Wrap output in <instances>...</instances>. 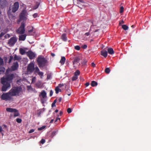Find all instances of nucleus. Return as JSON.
I'll list each match as a JSON object with an SVG mask.
<instances>
[{
	"label": "nucleus",
	"instance_id": "c85d7f7f",
	"mask_svg": "<svg viewBox=\"0 0 151 151\" xmlns=\"http://www.w3.org/2000/svg\"><path fill=\"white\" fill-rule=\"evenodd\" d=\"M40 5V3L38 2H37L36 4L33 6V9H37Z\"/></svg>",
	"mask_w": 151,
	"mask_h": 151
},
{
	"label": "nucleus",
	"instance_id": "2f4dec72",
	"mask_svg": "<svg viewBox=\"0 0 151 151\" xmlns=\"http://www.w3.org/2000/svg\"><path fill=\"white\" fill-rule=\"evenodd\" d=\"M15 112H14V116L15 117L17 116H19V114L18 112V110L17 109V111H15Z\"/></svg>",
	"mask_w": 151,
	"mask_h": 151
},
{
	"label": "nucleus",
	"instance_id": "c756f323",
	"mask_svg": "<svg viewBox=\"0 0 151 151\" xmlns=\"http://www.w3.org/2000/svg\"><path fill=\"white\" fill-rule=\"evenodd\" d=\"M55 93L58 94L59 92H61V90L58 88V87H56L55 88Z\"/></svg>",
	"mask_w": 151,
	"mask_h": 151
},
{
	"label": "nucleus",
	"instance_id": "4468645a",
	"mask_svg": "<svg viewBox=\"0 0 151 151\" xmlns=\"http://www.w3.org/2000/svg\"><path fill=\"white\" fill-rule=\"evenodd\" d=\"M18 67V64L17 62L13 63V65L11 67V68L13 70H16Z\"/></svg>",
	"mask_w": 151,
	"mask_h": 151
},
{
	"label": "nucleus",
	"instance_id": "a19ab883",
	"mask_svg": "<svg viewBox=\"0 0 151 151\" xmlns=\"http://www.w3.org/2000/svg\"><path fill=\"white\" fill-rule=\"evenodd\" d=\"M124 8L123 6H121L120 8V13H122L124 11Z\"/></svg>",
	"mask_w": 151,
	"mask_h": 151
},
{
	"label": "nucleus",
	"instance_id": "774afa93",
	"mask_svg": "<svg viewBox=\"0 0 151 151\" xmlns=\"http://www.w3.org/2000/svg\"><path fill=\"white\" fill-rule=\"evenodd\" d=\"M53 121H54V120H53V119H52V120L50 121V123H52L53 122Z\"/></svg>",
	"mask_w": 151,
	"mask_h": 151
},
{
	"label": "nucleus",
	"instance_id": "9b49d317",
	"mask_svg": "<svg viewBox=\"0 0 151 151\" xmlns=\"http://www.w3.org/2000/svg\"><path fill=\"white\" fill-rule=\"evenodd\" d=\"M8 2L6 0H0V7L4 8L8 5Z\"/></svg>",
	"mask_w": 151,
	"mask_h": 151
},
{
	"label": "nucleus",
	"instance_id": "b1692460",
	"mask_svg": "<svg viewBox=\"0 0 151 151\" xmlns=\"http://www.w3.org/2000/svg\"><path fill=\"white\" fill-rule=\"evenodd\" d=\"M5 69L3 67H0V75L1 74H4V73Z\"/></svg>",
	"mask_w": 151,
	"mask_h": 151
},
{
	"label": "nucleus",
	"instance_id": "69168bd1",
	"mask_svg": "<svg viewBox=\"0 0 151 151\" xmlns=\"http://www.w3.org/2000/svg\"><path fill=\"white\" fill-rule=\"evenodd\" d=\"M63 114V112L62 111H60V116H61Z\"/></svg>",
	"mask_w": 151,
	"mask_h": 151
},
{
	"label": "nucleus",
	"instance_id": "ddd939ff",
	"mask_svg": "<svg viewBox=\"0 0 151 151\" xmlns=\"http://www.w3.org/2000/svg\"><path fill=\"white\" fill-rule=\"evenodd\" d=\"M80 74V72L79 70H77L74 73V76L72 77V80L75 81L78 78V76Z\"/></svg>",
	"mask_w": 151,
	"mask_h": 151
},
{
	"label": "nucleus",
	"instance_id": "f8f14e48",
	"mask_svg": "<svg viewBox=\"0 0 151 151\" xmlns=\"http://www.w3.org/2000/svg\"><path fill=\"white\" fill-rule=\"evenodd\" d=\"M27 56L31 59H32L35 57V54L31 51H29L27 53Z\"/></svg>",
	"mask_w": 151,
	"mask_h": 151
},
{
	"label": "nucleus",
	"instance_id": "72a5a7b5",
	"mask_svg": "<svg viewBox=\"0 0 151 151\" xmlns=\"http://www.w3.org/2000/svg\"><path fill=\"white\" fill-rule=\"evenodd\" d=\"M35 73H38L40 72V70L36 66L35 68Z\"/></svg>",
	"mask_w": 151,
	"mask_h": 151
},
{
	"label": "nucleus",
	"instance_id": "4c0bfd02",
	"mask_svg": "<svg viewBox=\"0 0 151 151\" xmlns=\"http://www.w3.org/2000/svg\"><path fill=\"white\" fill-rule=\"evenodd\" d=\"M38 74V75L41 76V78H42V77L43 76V73L42 72H39Z\"/></svg>",
	"mask_w": 151,
	"mask_h": 151
},
{
	"label": "nucleus",
	"instance_id": "4d7b16f0",
	"mask_svg": "<svg viewBox=\"0 0 151 151\" xmlns=\"http://www.w3.org/2000/svg\"><path fill=\"white\" fill-rule=\"evenodd\" d=\"M78 1L80 2H81L82 3H84V2L83 1V0H78Z\"/></svg>",
	"mask_w": 151,
	"mask_h": 151
},
{
	"label": "nucleus",
	"instance_id": "e2e57ef3",
	"mask_svg": "<svg viewBox=\"0 0 151 151\" xmlns=\"http://www.w3.org/2000/svg\"><path fill=\"white\" fill-rule=\"evenodd\" d=\"M58 119H59V120H60V118H58V117H57V118L56 119V120H55V122H56L58 120Z\"/></svg>",
	"mask_w": 151,
	"mask_h": 151
},
{
	"label": "nucleus",
	"instance_id": "a18cd8bd",
	"mask_svg": "<svg viewBox=\"0 0 151 151\" xmlns=\"http://www.w3.org/2000/svg\"><path fill=\"white\" fill-rule=\"evenodd\" d=\"M64 85L63 84H60L58 85V86L57 87H58V88H61Z\"/></svg>",
	"mask_w": 151,
	"mask_h": 151
},
{
	"label": "nucleus",
	"instance_id": "09e8293b",
	"mask_svg": "<svg viewBox=\"0 0 151 151\" xmlns=\"http://www.w3.org/2000/svg\"><path fill=\"white\" fill-rule=\"evenodd\" d=\"M34 130L33 129H31L29 131V133H32L33 132H34Z\"/></svg>",
	"mask_w": 151,
	"mask_h": 151
},
{
	"label": "nucleus",
	"instance_id": "20e7f679",
	"mask_svg": "<svg viewBox=\"0 0 151 151\" xmlns=\"http://www.w3.org/2000/svg\"><path fill=\"white\" fill-rule=\"evenodd\" d=\"M9 70L7 69L5 73V77L1 78V80L4 81L5 82H9L12 81L14 78V75L13 74H8Z\"/></svg>",
	"mask_w": 151,
	"mask_h": 151
},
{
	"label": "nucleus",
	"instance_id": "6e6d98bb",
	"mask_svg": "<svg viewBox=\"0 0 151 151\" xmlns=\"http://www.w3.org/2000/svg\"><path fill=\"white\" fill-rule=\"evenodd\" d=\"M55 106V104H54V103H52V107H53Z\"/></svg>",
	"mask_w": 151,
	"mask_h": 151
},
{
	"label": "nucleus",
	"instance_id": "f704fd0d",
	"mask_svg": "<svg viewBox=\"0 0 151 151\" xmlns=\"http://www.w3.org/2000/svg\"><path fill=\"white\" fill-rule=\"evenodd\" d=\"M4 62L3 59L0 57V66L4 64Z\"/></svg>",
	"mask_w": 151,
	"mask_h": 151
},
{
	"label": "nucleus",
	"instance_id": "e433bc0d",
	"mask_svg": "<svg viewBox=\"0 0 151 151\" xmlns=\"http://www.w3.org/2000/svg\"><path fill=\"white\" fill-rule=\"evenodd\" d=\"M14 59V58H13V57L12 56H10V58H9V62H8V63H11L12 60H13V59Z\"/></svg>",
	"mask_w": 151,
	"mask_h": 151
},
{
	"label": "nucleus",
	"instance_id": "58836bf2",
	"mask_svg": "<svg viewBox=\"0 0 151 151\" xmlns=\"http://www.w3.org/2000/svg\"><path fill=\"white\" fill-rule=\"evenodd\" d=\"M45 127H46V126H42V127L38 128V130H41L43 129H44V128H45Z\"/></svg>",
	"mask_w": 151,
	"mask_h": 151
},
{
	"label": "nucleus",
	"instance_id": "39448f33",
	"mask_svg": "<svg viewBox=\"0 0 151 151\" xmlns=\"http://www.w3.org/2000/svg\"><path fill=\"white\" fill-rule=\"evenodd\" d=\"M1 98L2 100L6 101H13L14 99L9 91L8 92L3 93Z\"/></svg>",
	"mask_w": 151,
	"mask_h": 151
},
{
	"label": "nucleus",
	"instance_id": "79ce46f5",
	"mask_svg": "<svg viewBox=\"0 0 151 151\" xmlns=\"http://www.w3.org/2000/svg\"><path fill=\"white\" fill-rule=\"evenodd\" d=\"M67 111L68 113H70L72 112V110L70 108H68L67 109Z\"/></svg>",
	"mask_w": 151,
	"mask_h": 151
},
{
	"label": "nucleus",
	"instance_id": "f257e3e1",
	"mask_svg": "<svg viewBox=\"0 0 151 151\" xmlns=\"http://www.w3.org/2000/svg\"><path fill=\"white\" fill-rule=\"evenodd\" d=\"M19 7V4L18 1L15 2L12 5V8L9 7L7 12L8 15L10 19H14L15 18V16L12 14L11 10L13 13H15L18 9Z\"/></svg>",
	"mask_w": 151,
	"mask_h": 151
},
{
	"label": "nucleus",
	"instance_id": "a211bd4d",
	"mask_svg": "<svg viewBox=\"0 0 151 151\" xmlns=\"http://www.w3.org/2000/svg\"><path fill=\"white\" fill-rule=\"evenodd\" d=\"M107 52L111 55H113L114 53V51L113 48H109L107 49Z\"/></svg>",
	"mask_w": 151,
	"mask_h": 151
},
{
	"label": "nucleus",
	"instance_id": "7c9ffc66",
	"mask_svg": "<svg viewBox=\"0 0 151 151\" xmlns=\"http://www.w3.org/2000/svg\"><path fill=\"white\" fill-rule=\"evenodd\" d=\"M122 27L124 30H127L128 29V27L125 24L122 25Z\"/></svg>",
	"mask_w": 151,
	"mask_h": 151
},
{
	"label": "nucleus",
	"instance_id": "0e129e2a",
	"mask_svg": "<svg viewBox=\"0 0 151 151\" xmlns=\"http://www.w3.org/2000/svg\"><path fill=\"white\" fill-rule=\"evenodd\" d=\"M33 31V29H31L29 30L28 32H32Z\"/></svg>",
	"mask_w": 151,
	"mask_h": 151
},
{
	"label": "nucleus",
	"instance_id": "37998d69",
	"mask_svg": "<svg viewBox=\"0 0 151 151\" xmlns=\"http://www.w3.org/2000/svg\"><path fill=\"white\" fill-rule=\"evenodd\" d=\"M40 142L42 144H43L45 142V140L42 139L41 140Z\"/></svg>",
	"mask_w": 151,
	"mask_h": 151
},
{
	"label": "nucleus",
	"instance_id": "423d86ee",
	"mask_svg": "<svg viewBox=\"0 0 151 151\" xmlns=\"http://www.w3.org/2000/svg\"><path fill=\"white\" fill-rule=\"evenodd\" d=\"M25 24L24 22L21 23L20 26L16 30V32L20 34H24V33Z\"/></svg>",
	"mask_w": 151,
	"mask_h": 151
},
{
	"label": "nucleus",
	"instance_id": "bb28decb",
	"mask_svg": "<svg viewBox=\"0 0 151 151\" xmlns=\"http://www.w3.org/2000/svg\"><path fill=\"white\" fill-rule=\"evenodd\" d=\"M58 130H54L53 131L50 136L51 137H53L54 136H55L57 133Z\"/></svg>",
	"mask_w": 151,
	"mask_h": 151
},
{
	"label": "nucleus",
	"instance_id": "9d476101",
	"mask_svg": "<svg viewBox=\"0 0 151 151\" xmlns=\"http://www.w3.org/2000/svg\"><path fill=\"white\" fill-rule=\"evenodd\" d=\"M27 15V12L25 10H23L19 15V19L20 20H25Z\"/></svg>",
	"mask_w": 151,
	"mask_h": 151
},
{
	"label": "nucleus",
	"instance_id": "49530a36",
	"mask_svg": "<svg viewBox=\"0 0 151 151\" xmlns=\"http://www.w3.org/2000/svg\"><path fill=\"white\" fill-rule=\"evenodd\" d=\"M53 92L52 90H51L50 91V96H51L53 94Z\"/></svg>",
	"mask_w": 151,
	"mask_h": 151
},
{
	"label": "nucleus",
	"instance_id": "c9c22d12",
	"mask_svg": "<svg viewBox=\"0 0 151 151\" xmlns=\"http://www.w3.org/2000/svg\"><path fill=\"white\" fill-rule=\"evenodd\" d=\"M16 121L18 123H20L22 122V120L20 118H17L16 119Z\"/></svg>",
	"mask_w": 151,
	"mask_h": 151
},
{
	"label": "nucleus",
	"instance_id": "5701e85b",
	"mask_svg": "<svg viewBox=\"0 0 151 151\" xmlns=\"http://www.w3.org/2000/svg\"><path fill=\"white\" fill-rule=\"evenodd\" d=\"M61 38L63 41H66L67 40L66 35L65 34H63L62 35Z\"/></svg>",
	"mask_w": 151,
	"mask_h": 151
},
{
	"label": "nucleus",
	"instance_id": "f3484780",
	"mask_svg": "<svg viewBox=\"0 0 151 151\" xmlns=\"http://www.w3.org/2000/svg\"><path fill=\"white\" fill-rule=\"evenodd\" d=\"M6 111L8 112H15V111H16L17 109H15L8 108L6 109Z\"/></svg>",
	"mask_w": 151,
	"mask_h": 151
},
{
	"label": "nucleus",
	"instance_id": "6ab92c4d",
	"mask_svg": "<svg viewBox=\"0 0 151 151\" xmlns=\"http://www.w3.org/2000/svg\"><path fill=\"white\" fill-rule=\"evenodd\" d=\"M80 60V58L79 57H76L74 59L73 62V64L74 65L75 64L79 62V61Z\"/></svg>",
	"mask_w": 151,
	"mask_h": 151
},
{
	"label": "nucleus",
	"instance_id": "8fccbe9b",
	"mask_svg": "<svg viewBox=\"0 0 151 151\" xmlns=\"http://www.w3.org/2000/svg\"><path fill=\"white\" fill-rule=\"evenodd\" d=\"M33 16L34 17L36 18L37 16V13H35L33 14Z\"/></svg>",
	"mask_w": 151,
	"mask_h": 151
},
{
	"label": "nucleus",
	"instance_id": "aec40b11",
	"mask_svg": "<svg viewBox=\"0 0 151 151\" xmlns=\"http://www.w3.org/2000/svg\"><path fill=\"white\" fill-rule=\"evenodd\" d=\"M65 58L64 57H62L61 58L60 61V63L62 65H63L65 62Z\"/></svg>",
	"mask_w": 151,
	"mask_h": 151
},
{
	"label": "nucleus",
	"instance_id": "412c9836",
	"mask_svg": "<svg viewBox=\"0 0 151 151\" xmlns=\"http://www.w3.org/2000/svg\"><path fill=\"white\" fill-rule=\"evenodd\" d=\"M44 111V109H40L37 110V114L38 116H40L41 114Z\"/></svg>",
	"mask_w": 151,
	"mask_h": 151
},
{
	"label": "nucleus",
	"instance_id": "6e6552de",
	"mask_svg": "<svg viewBox=\"0 0 151 151\" xmlns=\"http://www.w3.org/2000/svg\"><path fill=\"white\" fill-rule=\"evenodd\" d=\"M35 69V64L33 63H31L28 65L27 69L28 73H32Z\"/></svg>",
	"mask_w": 151,
	"mask_h": 151
},
{
	"label": "nucleus",
	"instance_id": "ea45409f",
	"mask_svg": "<svg viewBox=\"0 0 151 151\" xmlns=\"http://www.w3.org/2000/svg\"><path fill=\"white\" fill-rule=\"evenodd\" d=\"M75 49L77 50H79L80 49V47L78 45H76L75 47Z\"/></svg>",
	"mask_w": 151,
	"mask_h": 151
},
{
	"label": "nucleus",
	"instance_id": "bf43d9fd",
	"mask_svg": "<svg viewBox=\"0 0 151 151\" xmlns=\"http://www.w3.org/2000/svg\"><path fill=\"white\" fill-rule=\"evenodd\" d=\"M3 131L2 127L0 126V133L1 132Z\"/></svg>",
	"mask_w": 151,
	"mask_h": 151
},
{
	"label": "nucleus",
	"instance_id": "473e14b6",
	"mask_svg": "<svg viewBox=\"0 0 151 151\" xmlns=\"http://www.w3.org/2000/svg\"><path fill=\"white\" fill-rule=\"evenodd\" d=\"M110 70L109 68H107L105 69V72L107 74L109 73H110Z\"/></svg>",
	"mask_w": 151,
	"mask_h": 151
},
{
	"label": "nucleus",
	"instance_id": "603ef678",
	"mask_svg": "<svg viewBox=\"0 0 151 151\" xmlns=\"http://www.w3.org/2000/svg\"><path fill=\"white\" fill-rule=\"evenodd\" d=\"M85 35L87 36H88L90 35L89 32H88L85 33Z\"/></svg>",
	"mask_w": 151,
	"mask_h": 151
},
{
	"label": "nucleus",
	"instance_id": "dca6fc26",
	"mask_svg": "<svg viewBox=\"0 0 151 151\" xmlns=\"http://www.w3.org/2000/svg\"><path fill=\"white\" fill-rule=\"evenodd\" d=\"M27 36L26 34L22 35L19 36V40L24 41L25 40Z\"/></svg>",
	"mask_w": 151,
	"mask_h": 151
},
{
	"label": "nucleus",
	"instance_id": "680f3d73",
	"mask_svg": "<svg viewBox=\"0 0 151 151\" xmlns=\"http://www.w3.org/2000/svg\"><path fill=\"white\" fill-rule=\"evenodd\" d=\"M62 98L61 97H60L59 99V100H58V101H59V102H60L61 101V100H62Z\"/></svg>",
	"mask_w": 151,
	"mask_h": 151
},
{
	"label": "nucleus",
	"instance_id": "f03ea898",
	"mask_svg": "<svg viewBox=\"0 0 151 151\" xmlns=\"http://www.w3.org/2000/svg\"><path fill=\"white\" fill-rule=\"evenodd\" d=\"M37 61L40 68H43L48 65V61L46 59L42 56H39L37 58Z\"/></svg>",
	"mask_w": 151,
	"mask_h": 151
},
{
	"label": "nucleus",
	"instance_id": "c03bdc74",
	"mask_svg": "<svg viewBox=\"0 0 151 151\" xmlns=\"http://www.w3.org/2000/svg\"><path fill=\"white\" fill-rule=\"evenodd\" d=\"M87 45H82L81 46L82 48L84 49H86L87 47Z\"/></svg>",
	"mask_w": 151,
	"mask_h": 151
},
{
	"label": "nucleus",
	"instance_id": "0eeeda50",
	"mask_svg": "<svg viewBox=\"0 0 151 151\" xmlns=\"http://www.w3.org/2000/svg\"><path fill=\"white\" fill-rule=\"evenodd\" d=\"M1 84L3 85L2 87V91H6L8 88L10 87L11 85L10 83L5 82L2 80H1Z\"/></svg>",
	"mask_w": 151,
	"mask_h": 151
},
{
	"label": "nucleus",
	"instance_id": "2eb2a0df",
	"mask_svg": "<svg viewBox=\"0 0 151 151\" xmlns=\"http://www.w3.org/2000/svg\"><path fill=\"white\" fill-rule=\"evenodd\" d=\"M101 54L105 58L107 57V52L106 49H104L101 51Z\"/></svg>",
	"mask_w": 151,
	"mask_h": 151
},
{
	"label": "nucleus",
	"instance_id": "1a4fd4ad",
	"mask_svg": "<svg viewBox=\"0 0 151 151\" xmlns=\"http://www.w3.org/2000/svg\"><path fill=\"white\" fill-rule=\"evenodd\" d=\"M17 39L15 37H12L9 40L8 44L11 46H13L17 42Z\"/></svg>",
	"mask_w": 151,
	"mask_h": 151
},
{
	"label": "nucleus",
	"instance_id": "393cba45",
	"mask_svg": "<svg viewBox=\"0 0 151 151\" xmlns=\"http://www.w3.org/2000/svg\"><path fill=\"white\" fill-rule=\"evenodd\" d=\"M19 51L20 53L22 55H23L25 52V50L22 48H20Z\"/></svg>",
	"mask_w": 151,
	"mask_h": 151
},
{
	"label": "nucleus",
	"instance_id": "5fc2aeb1",
	"mask_svg": "<svg viewBox=\"0 0 151 151\" xmlns=\"http://www.w3.org/2000/svg\"><path fill=\"white\" fill-rule=\"evenodd\" d=\"M89 85V82H87L85 84V85L86 86H88Z\"/></svg>",
	"mask_w": 151,
	"mask_h": 151
},
{
	"label": "nucleus",
	"instance_id": "864d4df0",
	"mask_svg": "<svg viewBox=\"0 0 151 151\" xmlns=\"http://www.w3.org/2000/svg\"><path fill=\"white\" fill-rule=\"evenodd\" d=\"M50 77H51V76L50 75H49L48 74L47 75V79H50Z\"/></svg>",
	"mask_w": 151,
	"mask_h": 151
},
{
	"label": "nucleus",
	"instance_id": "de8ad7c7",
	"mask_svg": "<svg viewBox=\"0 0 151 151\" xmlns=\"http://www.w3.org/2000/svg\"><path fill=\"white\" fill-rule=\"evenodd\" d=\"M5 33L4 32H2L0 34V38L2 37L4 35Z\"/></svg>",
	"mask_w": 151,
	"mask_h": 151
},
{
	"label": "nucleus",
	"instance_id": "4be33fe9",
	"mask_svg": "<svg viewBox=\"0 0 151 151\" xmlns=\"http://www.w3.org/2000/svg\"><path fill=\"white\" fill-rule=\"evenodd\" d=\"M41 95L43 98H45L46 96V93L44 90L42 91L41 93Z\"/></svg>",
	"mask_w": 151,
	"mask_h": 151
},
{
	"label": "nucleus",
	"instance_id": "13d9d810",
	"mask_svg": "<svg viewBox=\"0 0 151 151\" xmlns=\"http://www.w3.org/2000/svg\"><path fill=\"white\" fill-rule=\"evenodd\" d=\"M124 23V22L123 20H122L121 22H120L119 24H123Z\"/></svg>",
	"mask_w": 151,
	"mask_h": 151
},
{
	"label": "nucleus",
	"instance_id": "052dcab7",
	"mask_svg": "<svg viewBox=\"0 0 151 151\" xmlns=\"http://www.w3.org/2000/svg\"><path fill=\"white\" fill-rule=\"evenodd\" d=\"M51 55L52 57H54L55 56V54L54 53H51Z\"/></svg>",
	"mask_w": 151,
	"mask_h": 151
},
{
	"label": "nucleus",
	"instance_id": "338daca9",
	"mask_svg": "<svg viewBox=\"0 0 151 151\" xmlns=\"http://www.w3.org/2000/svg\"><path fill=\"white\" fill-rule=\"evenodd\" d=\"M57 99H56L54 100V101L53 102V103H54V104H55V103L57 102Z\"/></svg>",
	"mask_w": 151,
	"mask_h": 151
},
{
	"label": "nucleus",
	"instance_id": "cd10ccee",
	"mask_svg": "<svg viewBox=\"0 0 151 151\" xmlns=\"http://www.w3.org/2000/svg\"><path fill=\"white\" fill-rule=\"evenodd\" d=\"M21 59L20 57L15 55L14 58V60H20Z\"/></svg>",
	"mask_w": 151,
	"mask_h": 151
},
{
	"label": "nucleus",
	"instance_id": "7ed1b4c3",
	"mask_svg": "<svg viewBox=\"0 0 151 151\" xmlns=\"http://www.w3.org/2000/svg\"><path fill=\"white\" fill-rule=\"evenodd\" d=\"M13 96H19L22 93V88L21 86L14 87L9 91Z\"/></svg>",
	"mask_w": 151,
	"mask_h": 151
},
{
	"label": "nucleus",
	"instance_id": "a878e982",
	"mask_svg": "<svg viewBox=\"0 0 151 151\" xmlns=\"http://www.w3.org/2000/svg\"><path fill=\"white\" fill-rule=\"evenodd\" d=\"M98 85L97 83L94 81H92L91 83V86L93 87L95 86Z\"/></svg>",
	"mask_w": 151,
	"mask_h": 151
},
{
	"label": "nucleus",
	"instance_id": "3c124183",
	"mask_svg": "<svg viewBox=\"0 0 151 151\" xmlns=\"http://www.w3.org/2000/svg\"><path fill=\"white\" fill-rule=\"evenodd\" d=\"M91 66L93 67H95V64L94 63H92L91 64Z\"/></svg>",
	"mask_w": 151,
	"mask_h": 151
}]
</instances>
